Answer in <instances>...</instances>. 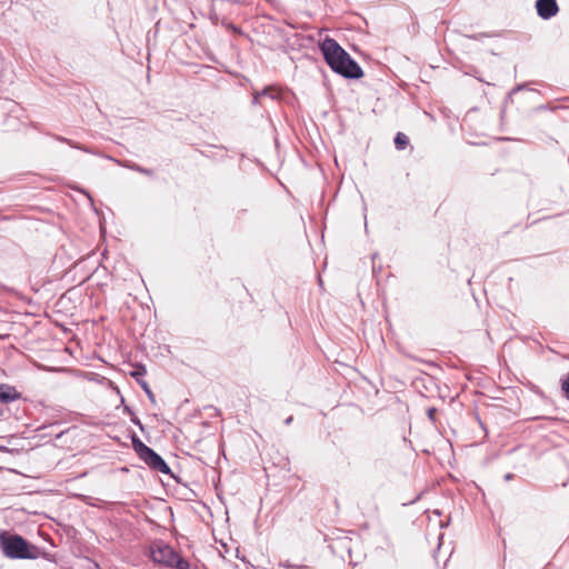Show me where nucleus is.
Segmentation results:
<instances>
[{
  "mask_svg": "<svg viewBox=\"0 0 569 569\" xmlns=\"http://www.w3.org/2000/svg\"><path fill=\"white\" fill-rule=\"evenodd\" d=\"M320 49L326 62L336 73L347 79H359L363 76L361 67L336 40L327 37Z\"/></svg>",
  "mask_w": 569,
  "mask_h": 569,
  "instance_id": "f257e3e1",
  "label": "nucleus"
},
{
  "mask_svg": "<svg viewBox=\"0 0 569 569\" xmlns=\"http://www.w3.org/2000/svg\"><path fill=\"white\" fill-rule=\"evenodd\" d=\"M0 549L9 559H37L40 550L30 545L22 536L0 531Z\"/></svg>",
  "mask_w": 569,
  "mask_h": 569,
  "instance_id": "f03ea898",
  "label": "nucleus"
},
{
  "mask_svg": "<svg viewBox=\"0 0 569 569\" xmlns=\"http://www.w3.org/2000/svg\"><path fill=\"white\" fill-rule=\"evenodd\" d=\"M151 560L159 566L174 569H190V563L181 557L170 545L162 540H154L149 547Z\"/></svg>",
  "mask_w": 569,
  "mask_h": 569,
  "instance_id": "7ed1b4c3",
  "label": "nucleus"
},
{
  "mask_svg": "<svg viewBox=\"0 0 569 569\" xmlns=\"http://www.w3.org/2000/svg\"><path fill=\"white\" fill-rule=\"evenodd\" d=\"M140 459L152 470L161 472L163 475H170L171 469L162 457L157 453L153 449L149 448Z\"/></svg>",
  "mask_w": 569,
  "mask_h": 569,
  "instance_id": "20e7f679",
  "label": "nucleus"
},
{
  "mask_svg": "<svg viewBox=\"0 0 569 569\" xmlns=\"http://www.w3.org/2000/svg\"><path fill=\"white\" fill-rule=\"evenodd\" d=\"M536 9L538 16L543 20L551 19L559 11V7L556 0H537Z\"/></svg>",
  "mask_w": 569,
  "mask_h": 569,
  "instance_id": "39448f33",
  "label": "nucleus"
},
{
  "mask_svg": "<svg viewBox=\"0 0 569 569\" xmlns=\"http://www.w3.org/2000/svg\"><path fill=\"white\" fill-rule=\"evenodd\" d=\"M20 398V393L17 389L7 383H0V402L10 403Z\"/></svg>",
  "mask_w": 569,
  "mask_h": 569,
  "instance_id": "423d86ee",
  "label": "nucleus"
},
{
  "mask_svg": "<svg viewBox=\"0 0 569 569\" xmlns=\"http://www.w3.org/2000/svg\"><path fill=\"white\" fill-rule=\"evenodd\" d=\"M132 447L139 458L142 457L143 453L150 448L144 445L137 436L132 437Z\"/></svg>",
  "mask_w": 569,
  "mask_h": 569,
  "instance_id": "0eeeda50",
  "label": "nucleus"
},
{
  "mask_svg": "<svg viewBox=\"0 0 569 569\" xmlns=\"http://www.w3.org/2000/svg\"><path fill=\"white\" fill-rule=\"evenodd\" d=\"M132 447L139 458L142 457L143 453L150 448L144 445L137 436L132 437Z\"/></svg>",
  "mask_w": 569,
  "mask_h": 569,
  "instance_id": "6e6552de",
  "label": "nucleus"
},
{
  "mask_svg": "<svg viewBox=\"0 0 569 569\" xmlns=\"http://www.w3.org/2000/svg\"><path fill=\"white\" fill-rule=\"evenodd\" d=\"M409 143V138L402 133L398 132L395 138V146L398 150H403Z\"/></svg>",
  "mask_w": 569,
  "mask_h": 569,
  "instance_id": "1a4fd4ad",
  "label": "nucleus"
},
{
  "mask_svg": "<svg viewBox=\"0 0 569 569\" xmlns=\"http://www.w3.org/2000/svg\"><path fill=\"white\" fill-rule=\"evenodd\" d=\"M138 383L140 385V387L143 389V391L146 392L148 399L152 402V403H156V397L152 392V390L150 389L148 382L146 380H138Z\"/></svg>",
  "mask_w": 569,
  "mask_h": 569,
  "instance_id": "9d476101",
  "label": "nucleus"
},
{
  "mask_svg": "<svg viewBox=\"0 0 569 569\" xmlns=\"http://www.w3.org/2000/svg\"><path fill=\"white\" fill-rule=\"evenodd\" d=\"M146 368L144 366L140 365L136 367V370L130 372V376L133 377L137 381L143 380L142 377L146 375Z\"/></svg>",
  "mask_w": 569,
  "mask_h": 569,
  "instance_id": "9b49d317",
  "label": "nucleus"
},
{
  "mask_svg": "<svg viewBox=\"0 0 569 569\" xmlns=\"http://www.w3.org/2000/svg\"><path fill=\"white\" fill-rule=\"evenodd\" d=\"M60 141L62 142H66L68 143L71 148H74V149H79V150H82L84 152H91V150H89L87 147H83V146H80L78 144L77 142L72 141V140H69V139H66V138H59Z\"/></svg>",
  "mask_w": 569,
  "mask_h": 569,
  "instance_id": "f8f14e48",
  "label": "nucleus"
},
{
  "mask_svg": "<svg viewBox=\"0 0 569 569\" xmlns=\"http://www.w3.org/2000/svg\"><path fill=\"white\" fill-rule=\"evenodd\" d=\"M132 170L137 171L139 173H142V174L149 176V177L153 176V170L148 169V168H143V167L139 166V164H137V167H132Z\"/></svg>",
  "mask_w": 569,
  "mask_h": 569,
  "instance_id": "ddd939ff",
  "label": "nucleus"
},
{
  "mask_svg": "<svg viewBox=\"0 0 569 569\" xmlns=\"http://www.w3.org/2000/svg\"><path fill=\"white\" fill-rule=\"evenodd\" d=\"M562 390H563L566 397L569 399V373L566 377V379L562 381Z\"/></svg>",
  "mask_w": 569,
  "mask_h": 569,
  "instance_id": "4468645a",
  "label": "nucleus"
},
{
  "mask_svg": "<svg viewBox=\"0 0 569 569\" xmlns=\"http://www.w3.org/2000/svg\"><path fill=\"white\" fill-rule=\"evenodd\" d=\"M116 162L119 164V166H122L124 168H128L130 170H132V167H137V163H133V162H130V161H120V160H116Z\"/></svg>",
  "mask_w": 569,
  "mask_h": 569,
  "instance_id": "2eb2a0df",
  "label": "nucleus"
},
{
  "mask_svg": "<svg viewBox=\"0 0 569 569\" xmlns=\"http://www.w3.org/2000/svg\"><path fill=\"white\" fill-rule=\"evenodd\" d=\"M130 420L132 423H134L136 426H138L141 430H143V426L141 423V420L134 415L132 413V416L130 417Z\"/></svg>",
  "mask_w": 569,
  "mask_h": 569,
  "instance_id": "dca6fc26",
  "label": "nucleus"
},
{
  "mask_svg": "<svg viewBox=\"0 0 569 569\" xmlns=\"http://www.w3.org/2000/svg\"><path fill=\"white\" fill-rule=\"evenodd\" d=\"M268 93V90L267 89H263L261 92L257 93L253 99H252V102L256 104L259 102V98L261 96H266Z\"/></svg>",
  "mask_w": 569,
  "mask_h": 569,
  "instance_id": "f3484780",
  "label": "nucleus"
},
{
  "mask_svg": "<svg viewBox=\"0 0 569 569\" xmlns=\"http://www.w3.org/2000/svg\"><path fill=\"white\" fill-rule=\"evenodd\" d=\"M435 415H436V409L435 408H429L428 411H427V416L430 420H435Z\"/></svg>",
  "mask_w": 569,
  "mask_h": 569,
  "instance_id": "a211bd4d",
  "label": "nucleus"
},
{
  "mask_svg": "<svg viewBox=\"0 0 569 569\" xmlns=\"http://www.w3.org/2000/svg\"><path fill=\"white\" fill-rule=\"evenodd\" d=\"M292 416L288 417L286 420H284V423L286 425H290L292 422Z\"/></svg>",
  "mask_w": 569,
  "mask_h": 569,
  "instance_id": "6ab92c4d",
  "label": "nucleus"
},
{
  "mask_svg": "<svg viewBox=\"0 0 569 569\" xmlns=\"http://www.w3.org/2000/svg\"><path fill=\"white\" fill-rule=\"evenodd\" d=\"M512 478H513V475H512V473H507V475L505 476V479H506L507 481L511 480Z\"/></svg>",
  "mask_w": 569,
  "mask_h": 569,
  "instance_id": "aec40b11",
  "label": "nucleus"
},
{
  "mask_svg": "<svg viewBox=\"0 0 569 569\" xmlns=\"http://www.w3.org/2000/svg\"><path fill=\"white\" fill-rule=\"evenodd\" d=\"M124 411H126V412H128V413L130 415V417L132 416V413H134L133 411H131V410H130V408H129V407H126V408H124Z\"/></svg>",
  "mask_w": 569,
  "mask_h": 569,
  "instance_id": "412c9836",
  "label": "nucleus"
},
{
  "mask_svg": "<svg viewBox=\"0 0 569 569\" xmlns=\"http://www.w3.org/2000/svg\"><path fill=\"white\" fill-rule=\"evenodd\" d=\"M230 28H231V30H233V31H238V28H237V27H234L233 24H230Z\"/></svg>",
  "mask_w": 569,
  "mask_h": 569,
  "instance_id": "4be33fe9",
  "label": "nucleus"
}]
</instances>
